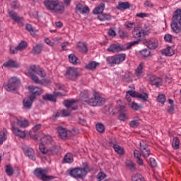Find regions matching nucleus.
<instances>
[{
  "instance_id": "obj_1",
  "label": "nucleus",
  "mask_w": 181,
  "mask_h": 181,
  "mask_svg": "<svg viewBox=\"0 0 181 181\" xmlns=\"http://www.w3.org/2000/svg\"><path fill=\"white\" fill-rule=\"evenodd\" d=\"M44 6L47 11L52 12V13H64L65 7L63 2L59 0H45Z\"/></svg>"
},
{
  "instance_id": "obj_2",
  "label": "nucleus",
  "mask_w": 181,
  "mask_h": 181,
  "mask_svg": "<svg viewBox=\"0 0 181 181\" xmlns=\"http://www.w3.org/2000/svg\"><path fill=\"white\" fill-rule=\"evenodd\" d=\"M170 26L174 33H176V35L181 34V9L174 12Z\"/></svg>"
},
{
  "instance_id": "obj_3",
  "label": "nucleus",
  "mask_w": 181,
  "mask_h": 181,
  "mask_svg": "<svg viewBox=\"0 0 181 181\" xmlns=\"http://www.w3.org/2000/svg\"><path fill=\"white\" fill-rule=\"evenodd\" d=\"M107 100L103 98L98 92H93V97L88 101V105L91 107H101L105 104Z\"/></svg>"
},
{
  "instance_id": "obj_4",
  "label": "nucleus",
  "mask_w": 181,
  "mask_h": 181,
  "mask_svg": "<svg viewBox=\"0 0 181 181\" xmlns=\"http://www.w3.org/2000/svg\"><path fill=\"white\" fill-rule=\"evenodd\" d=\"M127 58V54H119L115 56H110L108 57L106 59V62L107 64H110V66H115V64H120V63H122Z\"/></svg>"
},
{
  "instance_id": "obj_5",
  "label": "nucleus",
  "mask_w": 181,
  "mask_h": 181,
  "mask_svg": "<svg viewBox=\"0 0 181 181\" xmlns=\"http://www.w3.org/2000/svg\"><path fill=\"white\" fill-rule=\"evenodd\" d=\"M39 148L42 153L49 156L57 155L61 149L60 146H52L49 148H46V146L43 144H40Z\"/></svg>"
},
{
  "instance_id": "obj_6",
  "label": "nucleus",
  "mask_w": 181,
  "mask_h": 181,
  "mask_svg": "<svg viewBox=\"0 0 181 181\" xmlns=\"http://www.w3.org/2000/svg\"><path fill=\"white\" fill-rule=\"evenodd\" d=\"M21 87V80L16 77H12L9 80V83L4 86L7 91H15Z\"/></svg>"
},
{
  "instance_id": "obj_7",
  "label": "nucleus",
  "mask_w": 181,
  "mask_h": 181,
  "mask_svg": "<svg viewBox=\"0 0 181 181\" xmlns=\"http://www.w3.org/2000/svg\"><path fill=\"white\" fill-rule=\"evenodd\" d=\"M47 173H49L47 169L37 168L34 171V174L37 177H40L42 181H49L54 179L53 176H49L47 175Z\"/></svg>"
},
{
  "instance_id": "obj_8",
  "label": "nucleus",
  "mask_w": 181,
  "mask_h": 181,
  "mask_svg": "<svg viewBox=\"0 0 181 181\" xmlns=\"http://www.w3.org/2000/svg\"><path fill=\"white\" fill-rule=\"evenodd\" d=\"M80 71H78V68L76 67H68L66 71V76L69 80H72L73 81H76L78 77H80Z\"/></svg>"
},
{
  "instance_id": "obj_9",
  "label": "nucleus",
  "mask_w": 181,
  "mask_h": 181,
  "mask_svg": "<svg viewBox=\"0 0 181 181\" xmlns=\"http://www.w3.org/2000/svg\"><path fill=\"white\" fill-rule=\"evenodd\" d=\"M42 93L40 92L35 91L33 92L32 94L28 97L24 99L23 105L27 110H30L32 105H33V102L36 100L37 95H40Z\"/></svg>"
},
{
  "instance_id": "obj_10",
  "label": "nucleus",
  "mask_w": 181,
  "mask_h": 181,
  "mask_svg": "<svg viewBox=\"0 0 181 181\" xmlns=\"http://www.w3.org/2000/svg\"><path fill=\"white\" fill-rule=\"evenodd\" d=\"M69 175L75 179H84L87 176L81 168H75L69 171Z\"/></svg>"
},
{
  "instance_id": "obj_11",
  "label": "nucleus",
  "mask_w": 181,
  "mask_h": 181,
  "mask_svg": "<svg viewBox=\"0 0 181 181\" xmlns=\"http://www.w3.org/2000/svg\"><path fill=\"white\" fill-rule=\"evenodd\" d=\"M132 36L134 39H136L138 41L142 40L145 36H146V33L145 30L139 27H136L132 31Z\"/></svg>"
},
{
  "instance_id": "obj_12",
  "label": "nucleus",
  "mask_w": 181,
  "mask_h": 181,
  "mask_svg": "<svg viewBox=\"0 0 181 181\" xmlns=\"http://www.w3.org/2000/svg\"><path fill=\"white\" fill-rule=\"evenodd\" d=\"M122 50H127L125 46L120 44H112L107 48V52L110 53H119V52H122Z\"/></svg>"
},
{
  "instance_id": "obj_13",
  "label": "nucleus",
  "mask_w": 181,
  "mask_h": 181,
  "mask_svg": "<svg viewBox=\"0 0 181 181\" xmlns=\"http://www.w3.org/2000/svg\"><path fill=\"white\" fill-rule=\"evenodd\" d=\"M30 69L34 73H36L40 77H42V78H45L46 77V71H44L42 68H41L40 66L37 65H32L30 66Z\"/></svg>"
},
{
  "instance_id": "obj_14",
  "label": "nucleus",
  "mask_w": 181,
  "mask_h": 181,
  "mask_svg": "<svg viewBox=\"0 0 181 181\" xmlns=\"http://www.w3.org/2000/svg\"><path fill=\"white\" fill-rule=\"evenodd\" d=\"M148 80L150 83H151L152 86H156V87H160V86L163 84L162 78L154 75H151L148 78Z\"/></svg>"
},
{
  "instance_id": "obj_15",
  "label": "nucleus",
  "mask_w": 181,
  "mask_h": 181,
  "mask_svg": "<svg viewBox=\"0 0 181 181\" xmlns=\"http://www.w3.org/2000/svg\"><path fill=\"white\" fill-rule=\"evenodd\" d=\"M144 45L148 47V49L153 50L158 47L159 42H158V40L156 38H151L148 41L145 42Z\"/></svg>"
},
{
  "instance_id": "obj_16",
  "label": "nucleus",
  "mask_w": 181,
  "mask_h": 181,
  "mask_svg": "<svg viewBox=\"0 0 181 181\" xmlns=\"http://www.w3.org/2000/svg\"><path fill=\"white\" fill-rule=\"evenodd\" d=\"M140 152L144 158H149V155H151V149L146 144H142L140 143Z\"/></svg>"
},
{
  "instance_id": "obj_17",
  "label": "nucleus",
  "mask_w": 181,
  "mask_h": 181,
  "mask_svg": "<svg viewBox=\"0 0 181 181\" xmlns=\"http://www.w3.org/2000/svg\"><path fill=\"white\" fill-rule=\"evenodd\" d=\"M76 103H77V101L74 100H65L63 102V104L66 108H69L70 110H72L73 111H76V110H78V107H77V106L73 107V105L74 104H76Z\"/></svg>"
},
{
  "instance_id": "obj_18",
  "label": "nucleus",
  "mask_w": 181,
  "mask_h": 181,
  "mask_svg": "<svg viewBox=\"0 0 181 181\" xmlns=\"http://www.w3.org/2000/svg\"><path fill=\"white\" fill-rule=\"evenodd\" d=\"M23 50V41H21L17 47L13 45L10 46V52L11 54H16L18 52Z\"/></svg>"
},
{
  "instance_id": "obj_19",
  "label": "nucleus",
  "mask_w": 181,
  "mask_h": 181,
  "mask_svg": "<svg viewBox=\"0 0 181 181\" xmlns=\"http://www.w3.org/2000/svg\"><path fill=\"white\" fill-rule=\"evenodd\" d=\"M25 155L32 160H36V157H35V151L33 148L30 147H26L25 150Z\"/></svg>"
},
{
  "instance_id": "obj_20",
  "label": "nucleus",
  "mask_w": 181,
  "mask_h": 181,
  "mask_svg": "<svg viewBox=\"0 0 181 181\" xmlns=\"http://www.w3.org/2000/svg\"><path fill=\"white\" fill-rule=\"evenodd\" d=\"M98 66H100V63L95 61H92L85 66V69H86V70H91L92 71H94V70L97 69Z\"/></svg>"
},
{
  "instance_id": "obj_21",
  "label": "nucleus",
  "mask_w": 181,
  "mask_h": 181,
  "mask_svg": "<svg viewBox=\"0 0 181 181\" xmlns=\"http://www.w3.org/2000/svg\"><path fill=\"white\" fill-rule=\"evenodd\" d=\"M3 66L4 67H9V68H11V69H16V68L19 67V64H18V62H16V61L10 59V60L4 62Z\"/></svg>"
},
{
  "instance_id": "obj_22",
  "label": "nucleus",
  "mask_w": 181,
  "mask_h": 181,
  "mask_svg": "<svg viewBox=\"0 0 181 181\" xmlns=\"http://www.w3.org/2000/svg\"><path fill=\"white\" fill-rule=\"evenodd\" d=\"M8 15L14 22H17L18 23H21V22H22V18L18 16V13H16V12L13 11H8Z\"/></svg>"
},
{
  "instance_id": "obj_23",
  "label": "nucleus",
  "mask_w": 181,
  "mask_h": 181,
  "mask_svg": "<svg viewBox=\"0 0 181 181\" xmlns=\"http://www.w3.org/2000/svg\"><path fill=\"white\" fill-rule=\"evenodd\" d=\"M57 132L59 134V137L61 138V139H66V138H67V130L66 128L59 127L57 128Z\"/></svg>"
},
{
  "instance_id": "obj_24",
  "label": "nucleus",
  "mask_w": 181,
  "mask_h": 181,
  "mask_svg": "<svg viewBox=\"0 0 181 181\" xmlns=\"http://www.w3.org/2000/svg\"><path fill=\"white\" fill-rule=\"evenodd\" d=\"M69 62L74 66H77L80 63V59L74 54H71L69 55Z\"/></svg>"
},
{
  "instance_id": "obj_25",
  "label": "nucleus",
  "mask_w": 181,
  "mask_h": 181,
  "mask_svg": "<svg viewBox=\"0 0 181 181\" xmlns=\"http://www.w3.org/2000/svg\"><path fill=\"white\" fill-rule=\"evenodd\" d=\"M129 8H131V4L128 1L119 2L117 6V9H119V11H125L129 9Z\"/></svg>"
},
{
  "instance_id": "obj_26",
  "label": "nucleus",
  "mask_w": 181,
  "mask_h": 181,
  "mask_svg": "<svg viewBox=\"0 0 181 181\" xmlns=\"http://www.w3.org/2000/svg\"><path fill=\"white\" fill-rule=\"evenodd\" d=\"M77 49L79 52H81V53H87V52H88V48H87V45L85 42H79L77 44Z\"/></svg>"
},
{
  "instance_id": "obj_27",
  "label": "nucleus",
  "mask_w": 181,
  "mask_h": 181,
  "mask_svg": "<svg viewBox=\"0 0 181 181\" xmlns=\"http://www.w3.org/2000/svg\"><path fill=\"white\" fill-rule=\"evenodd\" d=\"M25 74L28 76V77H30L33 81L35 82L37 84H40L41 81L39 80V77L35 75L33 72L29 71L28 72H25Z\"/></svg>"
},
{
  "instance_id": "obj_28",
  "label": "nucleus",
  "mask_w": 181,
  "mask_h": 181,
  "mask_svg": "<svg viewBox=\"0 0 181 181\" xmlns=\"http://www.w3.org/2000/svg\"><path fill=\"white\" fill-rule=\"evenodd\" d=\"M105 8V4H100L99 6H98L94 10L93 13L94 15H101L103 13L104 9Z\"/></svg>"
},
{
  "instance_id": "obj_29",
  "label": "nucleus",
  "mask_w": 181,
  "mask_h": 181,
  "mask_svg": "<svg viewBox=\"0 0 181 181\" xmlns=\"http://www.w3.org/2000/svg\"><path fill=\"white\" fill-rule=\"evenodd\" d=\"M41 142V144H43L44 146L45 145H50L53 144V138H52L50 136H45L42 138Z\"/></svg>"
},
{
  "instance_id": "obj_30",
  "label": "nucleus",
  "mask_w": 181,
  "mask_h": 181,
  "mask_svg": "<svg viewBox=\"0 0 181 181\" xmlns=\"http://www.w3.org/2000/svg\"><path fill=\"white\" fill-rule=\"evenodd\" d=\"M12 131L13 134L16 135V136H19V138H23V131L15 127L13 124H12Z\"/></svg>"
},
{
  "instance_id": "obj_31",
  "label": "nucleus",
  "mask_w": 181,
  "mask_h": 181,
  "mask_svg": "<svg viewBox=\"0 0 181 181\" xmlns=\"http://www.w3.org/2000/svg\"><path fill=\"white\" fill-rule=\"evenodd\" d=\"M135 98H140V100H142L143 101H148L149 97L146 93H139L135 91Z\"/></svg>"
},
{
  "instance_id": "obj_32",
  "label": "nucleus",
  "mask_w": 181,
  "mask_h": 181,
  "mask_svg": "<svg viewBox=\"0 0 181 181\" xmlns=\"http://www.w3.org/2000/svg\"><path fill=\"white\" fill-rule=\"evenodd\" d=\"M144 66H145V64H144V62H141L136 69V75L137 76V77H139H139H142L144 76V71H142V69H144Z\"/></svg>"
},
{
  "instance_id": "obj_33",
  "label": "nucleus",
  "mask_w": 181,
  "mask_h": 181,
  "mask_svg": "<svg viewBox=\"0 0 181 181\" xmlns=\"http://www.w3.org/2000/svg\"><path fill=\"white\" fill-rule=\"evenodd\" d=\"M25 29L28 30V32L30 33V35H32V36H33V37H36V36H37V35L36 34V32H37V30L35 29L33 26H32V25L27 24L25 26Z\"/></svg>"
},
{
  "instance_id": "obj_34",
  "label": "nucleus",
  "mask_w": 181,
  "mask_h": 181,
  "mask_svg": "<svg viewBox=\"0 0 181 181\" xmlns=\"http://www.w3.org/2000/svg\"><path fill=\"white\" fill-rule=\"evenodd\" d=\"M126 166L132 172H135L136 170V167L135 166V163H134V161L131 160H127L126 161Z\"/></svg>"
},
{
  "instance_id": "obj_35",
  "label": "nucleus",
  "mask_w": 181,
  "mask_h": 181,
  "mask_svg": "<svg viewBox=\"0 0 181 181\" xmlns=\"http://www.w3.org/2000/svg\"><path fill=\"white\" fill-rule=\"evenodd\" d=\"M6 134H7L6 129H3V130L0 132V145H2L4 142L6 141L7 139Z\"/></svg>"
},
{
  "instance_id": "obj_36",
  "label": "nucleus",
  "mask_w": 181,
  "mask_h": 181,
  "mask_svg": "<svg viewBox=\"0 0 181 181\" xmlns=\"http://www.w3.org/2000/svg\"><path fill=\"white\" fill-rule=\"evenodd\" d=\"M162 53L165 56H173V54H175V50L173 49V48L168 47L166 49H163Z\"/></svg>"
},
{
  "instance_id": "obj_37",
  "label": "nucleus",
  "mask_w": 181,
  "mask_h": 181,
  "mask_svg": "<svg viewBox=\"0 0 181 181\" xmlns=\"http://www.w3.org/2000/svg\"><path fill=\"white\" fill-rule=\"evenodd\" d=\"M43 100H45V101H52V103H56V95L54 93V95L47 94L42 97Z\"/></svg>"
},
{
  "instance_id": "obj_38",
  "label": "nucleus",
  "mask_w": 181,
  "mask_h": 181,
  "mask_svg": "<svg viewBox=\"0 0 181 181\" xmlns=\"http://www.w3.org/2000/svg\"><path fill=\"white\" fill-rule=\"evenodd\" d=\"M42 50H43L42 44H37L33 48V52L36 54H40V53H42Z\"/></svg>"
},
{
  "instance_id": "obj_39",
  "label": "nucleus",
  "mask_w": 181,
  "mask_h": 181,
  "mask_svg": "<svg viewBox=\"0 0 181 181\" xmlns=\"http://www.w3.org/2000/svg\"><path fill=\"white\" fill-rule=\"evenodd\" d=\"M99 21H111V16L107 13H101L99 14L98 16Z\"/></svg>"
},
{
  "instance_id": "obj_40",
  "label": "nucleus",
  "mask_w": 181,
  "mask_h": 181,
  "mask_svg": "<svg viewBox=\"0 0 181 181\" xmlns=\"http://www.w3.org/2000/svg\"><path fill=\"white\" fill-rule=\"evenodd\" d=\"M81 97L83 100V101H85V103H87L88 104V101H90V95L88 94V92H81Z\"/></svg>"
},
{
  "instance_id": "obj_41",
  "label": "nucleus",
  "mask_w": 181,
  "mask_h": 181,
  "mask_svg": "<svg viewBox=\"0 0 181 181\" xmlns=\"http://www.w3.org/2000/svg\"><path fill=\"white\" fill-rule=\"evenodd\" d=\"M64 162H65V163H73V155L70 153H68L64 158Z\"/></svg>"
},
{
  "instance_id": "obj_42",
  "label": "nucleus",
  "mask_w": 181,
  "mask_h": 181,
  "mask_svg": "<svg viewBox=\"0 0 181 181\" xmlns=\"http://www.w3.org/2000/svg\"><path fill=\"white\" fill-rule=\"evenodd\" d=\"M95 127L98 132H100V134H104L105 131V126H104L103 123H98Z\"/></svg>"
},
{
  "instance_id": "obj_43",
  "label": "nucleus",
  "mask_w": 181,
  "mask_h": 181,
  "mask_svg": "<svg viewBox=\"0 0 181 181\" xmlns=\"http://www.w3.org/2000/svg\"><path fill=\"white\" fill-rule=\"evenodd\" d=\"M81 169L84 172V174L86 175L88 172H91L90 166L88 165V163L87 162L83 163V168H81Z\"/></svg>"
},
{
  "instance_id": "obj_44",
  "label": "nucleus",
  "mask_w": 181,
  "mask_h": 181,
  "mask_svg": "<svg viewBox=\"0 0 181 181\" xmlns=\"http://www.w3.org/2000/svg\"><path fill=\"white\" fill-rule=\"evenodd\" d=\"M131 97L135 98V91H127L126 93V100L128 103H131Z\"/></svg>"
},
{
  "instance_id": "obj_45",
  "label": "nucleus",
  "mask_w": 181,
  "mask_h": 181,
  "mask_svg": "<svg viewBox=\"0 0 181 181\" xmlns=\"http://www.w3.org/2000/svg\"><path fill=\"white\" fill-rule=\"evenodd\" d=\"M132 181H145V180L144 179V177H142V175L141 174H135L132 175Z\"/></svg>"
},
{
  "instance_id": "obj_46",
  "label": "nucleus",
  "mask_w": 181,
  "mask_h": 181,
  "mask_svg": "<svg viewBox=\"0 0 181 181\" xmlns=\"http://www.w3.org/2000/svg\"><path fill=\"white\" fill-rule=\"evenodd\" d=\"M113 148L115 149V152L119 153V155H124V148L119 145L115 144L113 146Z\"/></svg>"
},
{
  "instance_id": "obj_47",
  "label": "nucleus",
  "mask_w": 181,
  "mask_h": 181,
  "mask_svg": "<svg viewBox=\"0 0 181 181\" xmlns=\"http://www.w3.org/2000/svg\"><path fill=\"white\" fill-rule=\"evenodd\" d=\"M173 148L175 149H179V145H180V140L177 137H175L173 140Z\"/></svg>"
},
{
  "instance_id": "obj_48",
  "label": "nucleus",
  "mask_w": 181,
  "mask_h": 181,
  "mask_svg": "<svg viewBox=\"0 0 181 181\" xmlns=\"http://www.w3.org/2000/svg\"><path fill=\"white\" fill-rule=\"evenodd\" d=\"M138 43H139V40L133 41L132 42H128L127 44V47H125L126 50H129V49H132V47H134V46H136V45H138Z\"/></svg>"
},
{
  "instance_id": "obj_49",
  "label": "nucleus",
  "mask_w": 181,
  "mask_h": 181,
  "mask_svg": "<svg viewBox=\"0 0 181 181\" xmlns=\"http://www.w3.org/2000/svg\"><path fill=\"white\" fill-rule=\"evenodd\" d=\"M6 173H7L8 176H12L13 175V168L11 167V165L6 166Z\"/></svg>"
},
{
  "instance_id": "obj_50",
  "label": "nucleus",
  "mask_w": 181,
  "mask_h": 181,
  "mask_svg": "<svg viewBox=\"0 0 181 181\" xmlns=\"http://www.w3.org/2000/svg\"><path fill=\"white\" fill-rule=\"evenodd\" d=\"M124 26L126 27V29H133V28H135L136 25L134 22L127 21L124 23Z\"/></svg>"
},
{
  "instance_id": "obj_51",
  "label": "nucleus",
  "mask_w": 181,
  "mask_h": 181,
  "mask_svg": "<svg viewBox=\"0 0 181 181\" xmlns=\"http://www.w3.org/2000/svg\"><path fill=\"white\" fill-rule=\"evenodd\" d=\"M158 101L161 104H165V103H166V98L165 97V95L163 94L159 95L158 97Z\"/></svg>"
},
{
  "instance_id": "obj_52",
  "label": "nucleus",
  "mask_w": 181,
  "mask_h": 181,
  "mask_svg": "<svg viewBox=\"0 0 181 181\" xmlns=\"http://www.w3.org/2000/svg\"><path fill=\"white\" fill-rule=\"evenodd\" d=\"M119 36L120 39H127V37H128V33L125 31L119 30Z\"/></svg>"
},
{
  "instance_id": "obj_53",
  "label": "nucleus",
  "mask_w": 181,
  "mask_h": 181,
  "mask_svg": "<svg viewBox=\"0 0 181 181\" xmlns=\"http://www.w3.org/2000/svg\"><path fill=\"white\" fill-rule=\"evenodd\" d=\"M149 165L151 168H156V166H158V163H156V160H155V158H150Z\"/></svg>"
},
{
  "instance_id": "obj_54",
  "label": "nucleus",
  "mask_w": 181,
  "mask_h": 181,
  "mask_svg": "<svg viewBox=\"0 0 181 181\" xmlns=\"http://www.w3.org/2000/svg\"><path fill=\"white\" fill-rule=\"evenodd\" d=\"M119 119L120 121H127L128 119V117H127V114L125 112H119Z\"/></svg>"
},
{
  "instance_id": "obj_55",
  "label": "nucleus",
  "mask_w": 181,
  "mask_h": 181,
  "mask_svg": "<svg viewBox=\"0 0 181 181\" xmlns=\"http://www.w3.org/2000/svg\"><path fill=\"white\" fill-rule=\"evenodd\" d=\"M141 54L143 57H148L151 54V51L148 49H144L141 51Z\"/></svg>"
},
{
  "instance_id": "obj_56",
  "label": "nucleus",
  "mask_w": 181,
  "mask_h": 181,
  "mask_svg": "<svg viewBox=\"0 0 181 181\" xmlns=\"http://www.w3.org/2000/svg\"><path fill=\"white\" fill-rule=\"evenodd\" d=\"M107 175H105V173L100 172L98 174L97 179L98 180L101 181V180H104V179H105Z\"/></svg>"
},
{
  "instance_id": "obj_57",
  "label": "nucleus",
  "mask_w": 181,
  "mask_h": 181,
  "mask_svg": "<svg viewBox=\"0 0 181 181\" xmlns=\"http://www.w3.org/2000/svg\"><path fill=\"white\" fill-rule=\"evenodd\" d=\"M71 111H73V110L67 108V110H63L62 112L64 117H69L71 114Z\"/></svg>"
},
{
  "instance_id": "obj_58",
  "label": "nucleus",
  "mask_w": 181,
  "mask_h": 181,
  "mask_svg": "<svg viewBox=\"0 0 181 181\" xmlns=\"http://www.w3.org/2000/svg\"><path fill=\"white\" fill-rule=\"evenodd\" d=\"M129 125L132 128H138L139 127V122L137 120H133L129 123Z\"/></svg>"
},
{
  "instance_id": "obj_59",
  "label": "nucleus",
  "mask_w": 181,
  "mask_h": 181,
  "mask_svg": "<svg viewBox=\"0 0 181 181\" xmlns=\"http://www.w3.org/2000/svg\"><path fill=\"white\" fill-rule=\"evenodd\" d=\"M131 107L132 108V110H134L135 111H138V110H140L141 106L138 105V103L133 102L132 103Z\"/></svg>"
},
{
  "instance_id": "obj_60",
  "label": "nucleus",
  "mask_w": 181,
  "mask_h": 181,
  "mask_svg": "<svg viewBox=\"0 0 181 181\" xmlns=\"http://www.w3.org/2000/svg\"><path fill=\"white\" fill-rule=\"evenodd\" d=\"M83 8H84V6H83V4L79 3L76 5V11H78V12H79L81 13V11H83Z\"/></svg>"
},
{
  "instance_id": "obj_61",
  "label": "nucleus",
  "mask_w": 181,
  "mask_h": 181,
  "mask_svg": "<svg viewBox=\"0 0 181 181\" xmlns=\"http://www.w3.org/2000/svg\"><path fill=\"white\" fill-rule=\"evenodd\" d=\"M45 42L46 44L48 45V46H51V47H53V46H54V42H51V40L49 38H45Z\"/></svg>"
},
{
  "instance_id": "obj_62",
  "label": "nucleus",
  "mask_w": 181,
  "mask_h": 181,
  "mask_svg": "<svg viewBox=\"0 0 181 181\" xmlns=\"http://www.w3.org/2000/svg\"><path fill=\"white\" fill-rule=\"evenodd\" d=\"M134 157H136V158L138 159L141 158V155H142V153L139 152V151L138 150H134Z\"/></svg>"
},
{
  "instance_id": "obj_63",
  "label": "nucleus",
  "mask_w": 181,
  "mask_h": 181,
  "mask_svg": "<svg viewBox=\"0 0 181 181\" xmlns=\"http://www.w3.org/2000/svg\"><path fill=\"white\" fill-rule=\"evenodd\" d=\"M164 40H165L166 42H172V35H170V34H166V35L164 36Z\"/></svg>"
},
{
  "instance_id": "obj_64",
  "label": "nucleus",
  "mask_w": 181,
  "mask_h": 181,
  "mask_svg": "<svg viewBox=\"0 0 181 181\" xmlns=\"http://www.w3.org/2000/svg\"><path fill=\"white\" fill-rule=\"evenodd\" d=\"M19 3L18 1H13L11 3V7L13 8V9H18L19 8Z\"/></svg>"
}]
</instances>
